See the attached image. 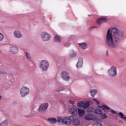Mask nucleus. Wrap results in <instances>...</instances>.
<instances>
[{
  "instance_id": "1",
  "label": "nucleus",
  "mask_w": 126,
  "mask_h": 126,
  "mask_svg": "<svg viewBox=\"0 0 126 126\" xmlns=\"http://www.w3.org/2000/svg\"><path fill=\"white\" fill-rule=\"evenodd\" d=\"M111 32V29H109L106 37L105 43L109 48L115 49L116 43H120L122 37H124V32L114 28L112 29Z\"/></svg>"
},
{
  "instance_id": "2",
  "label": "nucleus",
  "mask_w": 126,
  "mask_h": 126,
  "mask_svg": "<svg viewBox=\"0 0 126 126\" xmlns=\"http://www.w3.org/2000/svg\"><path fill=\"white\" fill-rule=\"evenodd\" d=\"M49 65L50 64H49V62L47 60H42L39 63V67L43 71H46V70H48V68H49Z\"/></svg>"
},
{
  "instance_id": "3",
  "label": "nucleus",
  "mask_w": 126,
  "mask_h": 126,
  "mask_svg": "<svg viewBox=\"0 0 126 126\" xmlns=\"http://www.w3.org/2000/svg\"><path fill=\"white\" fill-rule=\"evenodd\" d=\"M108 74L111 77H115V76H117V74H118L117 68L114 66H111L108 71Z\"/></svg>"
},
{
  "instance_id": "4",
  "label": "nucleus",
  "mask_w": 126,
  "mask_h": 126,
  "mask_svg": "<svg viewBox=\"0 0 126 126\" xmlns=\"http://www.w3.org/2000/svg\"><path fill=\"white\" fill-rule=\"evenodd\" d=\"M20 94L22 97H25L29 94V88L27 87L23 86L20 89Z\"/></svg>"
},
{
  "instance_id": "5",
  "label": "nucleus",
  "mask_w": 126,
  "mask_h": 126,
  "mask_svg": "<svg viewBox=\"0 0 126 126\" xmlns=\"http://www.w3.org/2000/svg\"><path fill=\"white\" fill-rule=\"evenodd\" d=\"M74 119V116L73 115L70 116L69 117H64L63 118V124L68 126L71 124V122H72Z\"/></svg>"
},
{
  "instance_id": "6",
  "label": "nucleus",
  "mask_w": 126,
  "mask_h": 126,
  "mask_svg": "<svg viewBox=\"0 0 126 126\" xmlns=\"http://www.w3.org/2000/svg\"><path fill=\"white\" fill-rule=\"evenodd\" d=\"M41 38L44 42H47L51 39V35L47 32H43L41 33Z\"/></svg>"
},
{
  "instance_id": "7",
  "label": "nucleus",
  "mask_w": 126,
  "mask_h": 126,
  "mask_svg": "<svg viewBox=\"0 0 126 126\" xmlns=\"http://www.w3.org/2000/svg\"><path fill=\"white\" fill-rule=\"evenodd\" d=\"M48 107H49V103H43L39 107L38 111L39 112H46L48 110Z\"/></svg>"
},
{
  "instance_id": "8",
  "label": "nucleus",
  "mask_w": 126,
  "mask_h": 126,
  "mask_svg": "<svg viewBox=\"0 0 126 126\" xmlns=\"http://www.w3.org/2000/svg\"><path fill=\"white\" fill-rule=\"evenodd\" d=\"M61 76L65 81H68L69 80V75L68 73L65 71L62 72L61 74Z\"/></svg>"
},
{
  "instance_id": "9",
  "label": "nucleus",
  "mask_w": 126,
  "mask_h": 126,
  "mask_svg": "<svg viewBox=\"0 0 126 126\" xmlns=\"http://www.w3.org/2000/svg\"><path fill=\"white\" fill-rule=\"evenodd\" d=\"M84 119L86 121H94L96 120V117L92 114H87L85 115Z\"/></svg>"
},
{
  "instance_id": "10",
  "label": "nucleus",
  "mask_w": 126,
  "mask_h": 126,
  "mask_svg": "<svg viewBox=\"0 0 126 126\" xmlns=\"http://www.w3.org/2000/svg\"><path fill=\"white\" fill-rule=\"evenodd\" d=\"M9 52L10 53H11V54H17V53H18V47L16 46H12L9 49Z\"/></svg>"
},
{
  "instance_id": "11",
  "label": "nucleus",
  "mask_w": 126,
  "mask_h": 126,
  "mask_svg": "<svg viewBox=\"0 0 126 126\" xmlns=\"http://www.w3.org/2000/svg\"><path fill=\"white\" fill-rule=\"evenodd\" d=\"M14 35L15 36V38H17V39H20L21 38H22V34H21V32L19 31H16L14 32Z\"/></svg>"
},
{
  "instance_id": "12",
  "label": "nucleus",
  "mask_w": 126,
  "mask_h": 126,
  "mask_svg": "<svg viewBox=\"0 0 126 126\" xmlns=\"http://www.w3.org/2000/svg\"><path fill=\"white\" fill-rule=\"evenodd\" d=\"M79 48H81L82 50H86L88 48V45L86 43H78Z\"/></svg>"
},
{
  "instance_id": "13",
  "label": "nucleus",
  "mask_w": 126,
  "mask_h": 126,
  "mask_svg": "<svg viewBox=\"0 0 126 126\" xmlns=\"http://www.w3.org/2000/svg\"><path fill=\"white\" fill-rule=\"evenodd\" d=\"M106 21H107V19L105 18H101L97 19L96 23L98 25H101L102 23H104Z\"/></svg>"
},
{
  "instance_id": "14",
  "label": "nucleus",
  "mask_w": 126,
  "mask_h": 126,
  "mask_svg": "<svg viewBox=\"0 0 126 126\" xmlns=\"http://www.w3.org/2000/svg\"><path fill=\"white\" fill-rule=\"evenodd\" d=\"M82 64H83V59H82V58H79L76 64L78 69L79 67H81V66H82Z\"/></svg>"
},
{
  "instance_id": "15",
  "label": "nucleus",
  "mask_w": 126,
  "mask_h": 126,
  "mask_svg": "<svg viewBox=\"0 0 126 126\" xmlns=\"http://www.w3.org/2000/svg\"><path fill=\"white\" fill-rule=\"evenodd\" d=\"M47 121L50 124L55 125V124L57 123V119H56L55 118H49L47 119Z\"/></svg>"
},
{
  "instance_id": "16",
  "label": "nucleus",
  "mask_w": 126,
  "mask_h": 126,
  "mask_svg": "<svg viewBox=\"0 0 126 126\" xmlns=\"http://www.w3.org/2000/svg\"><path fill=\"white\" fill-rule=\"evenodd\" d=\"M72 122H73V125H74V126H78V125L80 124V121H79L78 119H75L74 117Z\"/></svg>"
},
{
  "instance_id": "17",
  "label": "nucleus",
  "mask_w": 126,
  "mask_h": 126,
  "mask_svg": "<svg viewBox=\"0 0 126 126\" xmlns=\"http://www.w3.org/2000/svg\"><path fill=\"white\" fill-rule=\"evenodd\" d=\"M70 112L71 114L74 116L77 115V110L73 107H72L70 109Z\"/></svg>"
},
{
  "instance_id": "18",
  "label": "nucleus",
  "mask_w": 126,
  "mask_h": 126,
  "mask_svg": "<svg viewBox=\"0 0 126 126\" xmlns=\"http://www.w3.org/2000/svg\"><path fill=\"white\" fill-rule=\"evenodd\" d=\"M57 123L60 124L61 125H63V118L62 117H57Z\"/></svg>"
},
{
  "instance_id": "19",
  "label": "nucleus",
  "mask_w": 126,
  "mask_h": 126,
  "mask_svg": "<svg viewBox=\"0 0 126 126\" xmlns=\"http://www.w3.org/2000/svg\"><path fill=\"white\" fill-rule=\"evenodd\" d=\"M78 111L79 116H84L85 114V111H84V110L78 108Z\"/></svg>"
},
{
  "instance_id": "20",
  "label": "nucleus",
  "mask_w": 126,
  "mask_h": 126,
  "mask_svg": "<svg viewBox=\"0 0 126 126\" xmlns=\"http://www.w3.org/2000/svg\"><path fill=\"white\" fill-rule=\"evenodd\" d=\"M97 91L96 90H93V89L91 90V91H90V93H91V95H92V97H94V96H95V95L96 94H97Z\"/></svg>"
},
{
  "instance_id": "21",
  "label": "nucleus",
  "mask_w": 126,
  "mask_h": 126,
  "mask_svg": "<svg viewBox=\"0 0 126 126\" xmlns=\"http://www.w3.org/2000/svg\"><path fill=\"white\" fill-rule=\"evenodd\" d=\"M94 113L97 115H102V110L99 108L94 109Z\"/></svg>"
},
{
  "instance_id": "22",
  "label": "nucleus",
  "mask_w": 126,
  "mask_h": 126,
  "mask_svg": "<svg viewBox=\"0 0 126 126\" xmlns=\"http://www.w3.org/2000/svg\"><path fill=\"white\" fill-rule=\"evenodd\" d=\"M54 41L57 43H60L61 42V37L59 35L55 36Z\"/></svg>"
},
{
  "instance_id": "23",
  "label": "nucleus",
  "mask_w": 126,
  "mask_h": 126,
  "mask_svg": "<svg viewBox=\"0 0 126 126\" xmlns=\"http://www.w3.org/2000/svg\"><path fill=\"white\" fill-rule=\"evenodd\" d=\"M119 116H120V118L121 119H123L124 121H126V117L124 116L125 115L124 114V113H123V112H119Z\"/></svg>"
},
{
  "instance_id": "24",
  "label": "nucleus",
  "mask_w": 126,
  "mask_h": 126,
  "mask_svg": "<svg viewBox=\"0 0 126 126\" xmlns=\"http://www.w3.org/2000/svg\"><path fill=\"white\" fill-rule=\"evenodd\" d=\"M64 90V87H60L55 90L56 92H61V91H63Z\"/></svg>"
},
{
  "instance_id": "25",
  "label": "nucleus",
  "mask_w": 126,
  "mask_h": 126,
  "mask_svg": "<svg viewBox=\"0 0 126 126\" xmlns=\"http://www.w3.org/2000/svg\"><path fill=\"white\" fill-rule=\"evenodd\" d=\"M89 105H90L89 102L87 101L86 103L84 102V105H83V108H84V109H87V108H88V107H89Z\"/></svg>"
},
{
  "instance_id": "26",
  "label": "nucleus",
  "mask_w": 126,
  "mask_h": 126,
  "mask_svg": "<svg viewBox=\"0 0 126 126\" xmlns=\"http://www.w3.org/2000/svg\"><path fill=\"white\" fill-rule=\"evenodd\" d=\"M83 105H84V101H80L77 103V106L79 108L83 107Z\"/></svg>"
},
{
  "instance_id": "27",
  "label": "nucleus",
  "mask_w": 126,
  "mask_h": 126,
  "mask_svg": "<svg viewBox=\"0 0 126 126\" xmlns=\"http://www.w3.org/2000/svg\"><path fill=\"white\" fill-rule=\"evenodd\" d=\"M100 117L102 119H107L108 118V116H107V115H106L105 113H101V114H100Z\"/></svg>"
},
{
  "instance_id": "28",
  "label": "nucleus",
  "mask_w": 126,
  "mask_h": 126,
  "mask_svg": "<svg viewBox=\"0 0 126 126\" xmlns=\"http://www.w3.org/2000/svg\"><path fill=\"white\" fill-rule=\"evenodd\" d=\"M93 110H94V108L90 106V107H89L87 109V111L88 112V113H91V112H93Z\"/></svg>"
},
{
  "instance_id": "29",
  "label": "nucleus",
  "mask_w": 126,
  "mask_h": 126,
  "mask_svg": "<svg viewBox=\"0 0 126 126\" xmlns=\"http://www.w3.org/2000/svg\"><path fill=\"white\" fill-rule=\"evenodd\" d=\"M102 110H103V111H105L106 110H110V107H109L108 106H107L106 105H103V108Z\"/></svg>"
},
{
  "instance_id": "30",
  "label": "nucleus",
  "mask_w": 126,
  "mask_h": 126,
  "mask_svg": "<svg viewBox=\"0 0 126 126\" xmlns=\"http://www.w3.org/2000/svg\"><path fill=\"white\" fill-rule=\"evenodd\" d=\"M7 122L6 121H5L0 124V126H7Z\"/></svg>"
},
{
  "instance_id": "31",
  "label": "nucleus",
  "mask_w": 126,
  "mask_h": 126,
  "mask_svg": "<svg viewBox=\"0 0 126 126\" xmlns=\"http://www.w3.org/2000/svg\"><path fill=\"white\" fill-rule=\"evenodd\" d=\"M26 57L28 60H31V56H30V54L27 52H26Z\"/></svg>"
},
{
  "instance_id": "32",
  "label": "nucleus",
  "mask_w": 126,
  "mask_h": 126,
  "mask_svg": "<svg viewBox=\"0 0 126 126\" xmlns=\"http://www.w3.org/2000/svg\"><path fill=\"white\" fill-rule=\"evenodd\" d=\"M70 56L71 57H75V56H76V52L74 51H72Z\"/></svg>"
},
{
  "instance_id": "33",
  "label": "nucleus",
  "mask_w": 126,
  "mask_h": 126,
  "mask_svg": "<svg viewBox=\"0 0 126 126\" xmlns=\"http://www.w3.org/2000/svg\"><path fill=\"white\" fill-rule=\"evenodd\" d=\"M3 34L0 32V41H2L3 40Z\"/></svg>"
},
{
  "instance_id": "34",
  "label": "nucleus",
  "mask_w": 126,
  "mask_h": 126,
  "mask_svg": "<svg viewBox=\"0 0 126 126\" xmlns=\"http://www.w3.org/2000/svg\"><path fill=\"white\" fill-rule=\"evenodd\" d=\"M93 100L95 102V103L96 104V105H100V102L97 99L94 98Z\"/></svg>"
},
{
  "instance_id": "35",
  "label": "nucleus",
  "mask_w": 126,
  "mask_h": 126,
  "mask_svg": "<svg viewBox=\"0 0 126 126\" xmlns=\"http://www.w3.org/2000/svg\"><path fill=\"white\" fill-rule=\"evenodd\" d=\"M0 74H3L4 75H7V73L3 71H1L0 72Z\"/></svg>"
},
{
  "instance_id": "36",
  "label": "nucleus",
  "mask_w": 126,
  "mask_h": 126,
  "mask_svg": "<svg viewBox=\"0 0 126 126\" xmlns=\"http://www.w3.org/2000/svg\"><path fill=\"white\" fill-rule=\"evenodd\" d=\"M68 102L69 103V104H71V105H74V101L71 100H69Z\"/></svg>"
},
{
  "instance_id": "37",
  "label": "nucleus",
  "mask_w": 126,
  "mask_h": 126,
  "mask_svg": "<svg viewBox=\"0 0 126 126\" xmlns=\"http://www.w3.org/2000/svg\"><path fill=\"white\" fill-rule=\"evenodd\" d=\"M120 63H124V62H125V59H120L119 60Z\"/></svg>"
},
{
  "instance_id": "38",
  "label": "nucleus",
  "mask_w": 126,
  "mask_h": 126,
  "mask_svg": "<svg viewBox=\"0 0 126 126\" xmlns=\"http://www.w3.org/2000/svg\"><path fill=\"white\" fill-rule=\"evenodd\" d=\"M94 28H97L96 26H93L92 27L90 28V29H94Z\"/></svg>"
},
{
  "instance_id": "39",
  "label": "nucleus",
  "mask_w": 126,
  "mask_h": 126,
  "mask_svg": "<svg viewBox=\"0 0 126 126\" xmlns=\"http://www.w3.org/2000/svg\"><path fill=\"white\" fill-rule=\"evenodd\" d=\"M111 112L113 113V114H117V112L114 110H111Z\"/></svg>"
},
{
  "instance_id": "40",
  "label": "nucleus",
  "mask_w": 126,
  "mask_h": 126,
  "mask_svg": "<svg viewBox=\"0 0 126 126\" xmlns=\"http://www.w3.org/2000/svg\"><path fill=\"white\" fill-rule=\"evenodd\" d=\"M106 56L108 57V56H109V52H108V51H106Z\"/></svg>"
},
{
  "instance_id": "41",
  "label": "nucleus",
  "mask_w": 126,
  "mask_h": 126,
  "mask_svg": "<svg viewBox=\"0 0 126 126\" xmlns=\"http://www.w3.org/2000/svg\"><path fill=\"white\" fill-rule=\"evenodd\" d=\"M98 108H100V109H103V105L102 106H100V105H99L98 106Z\"/></svg>"
},
{
  "instance_id": "42",
  "label": "nucleus",
  "mask_w": 126,
  "mask_h": 126,
  "mask_svg": "<svg viewBox=\"0 0 126 126\" xmlns=\"http://www.w3.org/2000/svg\"><path fill=\"white\" fill-rule=\"evenodd\" d=\"M0 100H1V96L0 95Z\"/></svg>"
}]
</instances>
